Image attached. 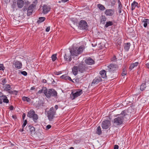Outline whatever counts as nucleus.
<instances>
[{
	"instance_id": "nucleus-1",
	"label": "nucleus",
	"mask_w": 149,
	"mask_h": 149,
	"mask_svg": "<svg viewBox=\"0 0 149 149\" xmlns=\"http://www.w3.org/2000/svg\"><path fill=\"white\" fill-rule=\"evenodd\" d=\"M128 112L127 110L123 111L119 116L115 118L113 120L114 124L115 125H121L123 123L124 120H127L130 118V116L127 114Z\"/></svg>"
},
{
	"instance_id": "nucleus-2",
	"label": "nucleus",
	"mask_w": 149,
	"mask_h": 149,
	"mask_svg": "<svg viewBox=\"0 0 149 149\" xmlns=\"http://www.w3.org/2000/svg\"><path fill=\"white\" fill-rule=\"evenodd\" d=\"M84 49V48L82 46L79 47L73 48L70 50L71 55L74 56H77L83 52Z\"/></svg>"
},
{
	"instance_id": "nucleus-3",
	"label": "nucleus",
	"mask_w": 149,
	"mask_h": 149,
	"mask_svg": "<svg viewBox=\"0 0 149 149\" xmlns=\"http://www.w3.org/2000/svg\"><path fill=\"white\" fill-rule=\"evenodd\" d=\"M57 93L54 89H50L47 90L45 96L47 98H50L51 97H56L57 96Z\"/></svg>"
},
{
	"instance_id": "nucleus-4",
	"label": "nucleus",
	"mask_w": 149,
	"mask_h": 149,
	"mask_svg": "<svg viewBox=\"0 0 149 149\" xmlns=\"http://www.w3.org/2000/svg\"><path fill=\"white\" fill-rule=\"evenodd\" d=\"M56 113V111L54 110L53 107L51 108L47 112V117L49 120L52 121L54 117V115Z\"/></svg>"
},
{
	"instance_id": "nucleus-5",
	"label": "nucleus",
	"mask_w": 149,
	"mask_h": 149,
	"mask_svg": "<svg viewBox=\"0 0 149 149\" xmlns=\"http://www.w3.org/2000/svg\"><path fill=\"white\" fill-rule=\"evenodd\" d=\"M78 71L81 73H84L87 71L88 68L83 62H81L78 66Z\"/></svg>"
},
{
	"instance_id": "nucleus-6",
	"label": "nucleus",
	"mask_w": 149,
	"mask_h": 149,
	"mask_svg": "<svg viewBox=\"0 0 149 149\" xmlns=\"http://www.w3.org/2000/svg\"><path fill=\"white\" fill-rule=\"evenodd\" d=\"M78 27L80 29L86 30L88 29V26L85 21L81 20L79 23Z\"/></svg>"
},
{
	"instance_id": "nucleus-7",
	"label": "nucleus",
	"mask_w": 149,
	"mask_h": 149,
	"mask_svg": "<svg viewBox=\"0 0 149 149\" xmlns=\"http://www.w3.org/2000/svg\"><path fill=\"white\" fill-rule=\"evenodd\" d=\"M82 93V91L80 89L78 90L75 93L72 92L70 95V98L72 100H74L75 98L79 96Z\"/></svg>"
},
{
	"instance_id": "nucleus-8",
	"label": "nucleus",
	"mask_w": 149,
	"mask_h": 149,
	"mask_svg": "<svg viewBox=\"0 0 149 149\" xmlns=\"http://www.w3.org/2000/svg\"><path fill=\"white\" fill-rule=\"evenodd\" d=\"M110 125V121L108 120H105L102 122V128L107 129L109 127Z\"/></svg>"
},
{
	"instance_id": "nucleus-9",
	"label": "nucleus",
	"mask_w": 149,
	"mask_h": 149,
	"mask_svg": "<svg viewBox=\"0 0 149 149\" xmlns=\"http://www.w3.org/2000/svg\"><path fill=\"white\" fill-rule=\"evenodd\" d=\"M108 68L109 71L112 72L117 70L118 68L117 65L111 64L108 66Z\"/></svg>"
},
{
	"instance_id": "nucleus-10",
	"label": "nucleus",
	"mask_w": 149,
	"mask_h": 149,
	"mask_svg": "<svg viewBox=\"0 0 149 149\" xmlns=\"http://www.w3.org/2000/svg\"><path fill=\"white\" fill-rule=\"evenodd\" d=\"M114 12L115 11L114 9H106L104 12V13L107 16H111L114 15Z\"/></svg>"
},
{
	"instance_id": "nucleus-11",
	"label": "nucleus",
	"mask_w": 149,
	"mask_h": 149,
	"mask_svg": "<svg viewBox=\"0 0 149 149\" xmlns=\"http://www.w3.org/2000/svg\"><path fill=\"white\" fill-rule=\"evenodd\" d=\"M13 66H14L15 68L19 69L22 68V64L21 62L16 61L13 63Z\"/></svg>"
},
{
	"instance_id": "nucleus-12",
	"label": "nucleus",
	"mask_w": 149,
	"mask_h": 149,
	"mask_svg": "<svg viewBox=\"0 0 149 149\" xmlns=\"http://www.w3.org/2000/svg\"><path fill=\"white\" fill-rule=\"evenodd\" d=\"M50 8L46 5H44L42 7V13L44 14L47 13L50 10Z\"/></svg>"
},
{
	"instance_id": "nucleus-13",
	"label": "nucleus",
	"mask_w": 149,
	"mask_h": 149,
	"mask_svg": "<svg viewBox=\"0 0 149 149\" xmlns=\"http://www.w3.org/2000/svg\"><path fill=\"white\" fill-rule=\"evenodd\" d=\"M102 81V78L100 77L97 76L93 80L92 83V85H93L95 84H97Z\"/></svg>"
},
{
	"instance_id": "nucleus-14",
	"label": "nucleus",
	"mask_w": 149,
	"mask_h": 149,
	"mask_svg": "<svg viewBox=\"0 0 149 149\" xmlns=\"http://www.w3.org/2000/svg\"><path fill=\"white\" fill-rule=\"evenodd\" d=\"M85 63L88 65H92L94 63V61L91 58L89 57L86 58L85 60Z\"/></svg>"
},
{
	"instance_id": "nucleus-15",
	"label": "nucleus",
	"mask_w": 149,
	"mask_h": 149,
	"mask_svg": "<svg viewBox=\"0 0 149 149\" xmlns=\"http://www.w3.org/2000/svg\"><path fill=\"white\" fill-rule=\"evenodd\" d=\"M17 6L19 8H22L24 6V3L23 0H18L17 1Z\"/></svg>"
},
{
	"instance_id": "nucleus-16",
	"label": "nucleus",
	"mask_w": 149,
	"mask_h": 149,
	"mask_svg": "<svg viewBox=\"0 0 149 149\" xmlns=\"http://www.w3.org/2000/svg\"><path fill=\"white\" fill-rule=\"evenodd\" d=\"M28 127L29 129L30 132L31 134L32 135H34L36 133L35 129V127L31 125L29 126Z\"/></svg>"
},
{
	"instance_id": "nucleus-17",
	"label": "nucleus",
	"mask_w": 149,
	"mask_h": 149,
	"mask_svg": "<svg viewBox=\"0 0 149 149\" xmlns=\"http://www.w3.org/2000/svg\"><path fill=\"white\" fill-rule=\"evenodd\" d=\"M78 71V68L77 66H74L72 69V73L74 75L77 74Z\"/></svg>"
},
{
	"instance_id": "nucleus-18",
	"label": "nucleus",
	"mask_w": 149,
	"mask_h": 149,
	"mask_svg": "<svg viewBox=\"0 0 149 149\" xmlns=\"http://www.w3.org/2000/svg\"><path fill=\"white\" fill-rule=\"evenodd\" d=\"M100 74L102 78H106V73L105 70H103L101 71L100 72Z\"/></svg>"
},
{
	"instance_id": "nucleus-19",
	"label": "nucleus",
	"mask_w": 149,
	"mask_h": 149,
	"mask_svg": "<svg viewBox=\"0 0 149 149\" xmlns=\"http://www.w3.org/2000/svg\"><path fill=\"white\" fill-rule=\"evenodd\" d=\"M138 3L135 1H134L131 4V10H134L136 7H138Z\"/></svg>"
},
{
	"instance_id": "nucleus-20",
	"label": "nucleus",
	"mask_w": 149,
	"mask_h": 149,
	"mask_svg": "<svg viewBox=\"0 0 149 149\" xmlns=\"http://www.w3.org/2000/svg\"><path fill=\"white\" fill-rule=\"evenodd\" d=\"M0 97L2 98V100H3L4 103H8L9 102V100L7 99V97L6 95H2V96H0Z\"/></svg>"
},
{
	"instance_id": "nucleus-21",
	"label": "nucleus",
	"mask_w": 149,
	"mask_h": 149,
	"mask_svg": "<svg viewBox=\"0 0 149 149\" xmlns=\"http://www.w3.org/2000/svg\"><path fill=\"white\" fill-rule=\"evenodd\" d=\"M138 64L139 63L138 62H136L134 63L131 64L129 68V69L130 70H131L135 67H136L138 65Z\"/></svg>"
},
{
	"instance_id": "nucleus-22",
	"label": "nucleus",
	"mask_w": 149,
	"mask_h": 149,
	"mask_svg": "<svg viewBox=\"0 0 149 149\" xmlns=\"http://www.w3.org/2000/svg\"><path fill=\"white\" fill-rule=\"evenodd\" d=\"M47 90V88L45 87H43L41 89L38 91V93L40 94L42 93H43L45 95Z\"/></svg>"
},
{
	"instance_id": "nucleus-23",
	"label": "nucleus",
	"mask_w": 149,
	"mask_h": 149,
	"mask_svg": "<svg viewBox=\"0 0 149 149\" xmlns=\"http://www.w3.org/2000/svg\"><path fill=\"white\" fill-rule=\"evenodd\" d=\"M130 46V42L125 43L124 44V48L126 51H128Z\"/></svg>"
},
{
	"instance_id": "nucleus-24",
	"label": "nucleus",
	"mask_w": 149,
	"mask_h": 149,
	"mask_svg": "<svg viewBox=\"0 0 149 149\" xmlns=\"http://www.w3.org/2000/svg\"><path fill=\"white\" fill-rule=\"evenodd\" d=\"M142 22L144 23V27L146 28L149 22V19H144L142 21Z\"/></svg>"
},
{
	"instance_id": "nucleus-25",
	"label": "nucleus",
	"mask_w": 149,
	"mask_h": 149,
	"mask_svg": "<svg viewBox=\"0 0 149 149\" xmlns=\"http://www.w3.org/2000/svg\"><path fill=\"white\" fill-rule=\"evenodd\" d=\"M35 113V111L33 110H31L28 113L27 116L30 118H31L32 115Z\"/></svg>"
},
{
	"instance_id": "nucleus-26",
	"label": "nucleus",
	"mask_w": 149,
	"mask_h": 149,
	"mask_svg": "<svg viewBox=\"0 0 149 149\" xmlns=\"http://www.w3.org/2000/svg\"><path fill=\"white\" fill-rule=\"evenodd\" d=\"M4 86L3 88L6 91H9L11 89V86L10 84H6Z\"/></svg>"
},
{
	"instance_id": "nucleus-27",
	"label": "nucleus",
	"mask_w": 149,
	"mask_h": 149,
	"mask_svg": "<svg viewBox=\"0 0 149 149\" xmlns=\"http://www.w3.org/2000/svg\"><path fill=\"white\" fill-rule=\"evenodd\" d=\"M97 7L101 10H104L105 9V7L101 4H98Z\"/></svg>"
},
{
	"instance_id": "nucleus-28",
	"label": "nucleus",
	"mask_w": 149,
	"mask_h": 149,
	"mask_svg": "<svg viewBox=\"0 0 149 149\" xmlns=\"http://www.w3.org/2000/svg\"><path fill=\"white\" fill-rule=\"evenodd\" d=\"M45 19V18L44 17H40L39 18L38 20L37 21V23L38 24L40 23Z\"/></svg>"
},
{
	"instance_id": "nucleus-29",
	"label": "nucleus",
	"mask_w": 149,
	"mask_h": 149,
	"mask_svg": "<svg viewBox=\"0 0 149 149\" xmlns=\"http://www.w3.org/2000/svg\"><path fill=\"white\" fill-rule=\"evenodd\" d=\"M113 24V22L111 21H108L106 22V24L105 25V27L106 28L109 26L112 25Z\"/></svg>"
},
{
	"instance_id": "nucleus-30",
	"label": "nucleus",
	"mask_w": 149,
	"mask_h": 149,
	"mask_svg": "<svg viewBox=\"0 0 149 149\" xmlns=\"http://www.w3.org/2000/svg\"><path fill=\"white\" fill-rule=\"evenodd\" d=\"M22 100L24 101H26L28 102H30L31 101L30 98L25 96L23 97L22 98Z\"/></svg>"
},
{
	"instance_id": "nucleus-31",
	"label": "nucleus",
	"mask_w": 149,
	"mask_h": 149,
	"mask_svg": "<svg viewBox=\"0 0 149 149\" xmlns=\"http://www.w3.org/2000/svg\"><path fill=\"white\" fill-rule=\"evenodd\" d=\"M38 116L37 114H36L35 115H34V116L33 118L32 119L33 120V121L35 122L36 123L38 121Z\"/></svg>"
},
{
	"instance_id": "nucleus-32",
	"label": "nucleus",
	"mask_w": 149,
	"mask_h": 149,
	"mask_svg": "<svg viewBox=\"0 0 149 149\" xmlns=\"http://www.w3.org/2000/svg\"><path fill=\"white\" fill-rule=\"evenodd\" d=\"M64 58L65 60L69 61H71L72 60L71 57L70 56H67L66 54L64 56Z\"/></svg>"
},
{
	"instance_id": "nucleus-33",
	"label": "nucleus",
	"mask_w": 149,
	"mask_h": 149,
	"mask_svg": "<svg viewBox=\"0 0 149 149\" xmlns=\"http://www.w3.org/2000/svg\"><path fill=\"white\" fill-rule=\"evenodd\" d=\"M106 21V18L105 16H102V18L100 20V23L103 24H104L105 23Z\"/></svg>"
},
{
	"instance_id": "nucleus-34",
	"label": "nucleus",
	"mask_w": 149,
	"mask_h": 149,
	"mask_svg": "<svg viewBox=\"0 0 149 149\" xmlns=\"http://www.w3.org/2000/svg\"><path fill=\"white\" fill-rule=\"evenodd\" d=\"M61 79L65 80H68L70 77L67 76L66 74H64L61 76L60 77Z\"/></svg>"
},
{
	"instance_id": "nucleus-35",
	"label": "nucleus",
	"mask_w": 149,
	"mask_h": 149,
	"mask_svg": "<svg viewBox=\"0 0 149 149\" xmlns=\"http://www.w3.org/2000/svg\"><path fill=\"white\" fill-rule=\"evenodd\" d=\"M36 7V5L34 4H32L31 5L29 6L28 9L30 10H32L33 11V9L34 8V7Z\"/></svg>"
},
{
	"instance_id": "nucleus-36",
	"label": "nucleus",
	"mask_w": 149,
	"mask_h": 149,
	"mask_svg": "<svg viewBox=\"0 0 149 149\" xmlns=\"http://www.w3.org/2000/svg\"><path fill=\"white\" fill-rule=\"evenodd\" d=\"M96 133L99 135H100L102 133V131L101 127L100 126H98L97 128V131Z\"/></svg>"
},
{
	"instance_id": "nucleus-37",
	"label": "nucleus",
	"mask_w": 149,
	"mask_h": 149,
	"mask_svg": "<svg viewBox=\"0 0 149 149\" xmlns=\"http://www.w3.org/2000/svg\"><path fill=\"white\" fill-rule=\"evenodd\" d=\"M44 102L42 101H40L38 103L37 106L38 107H41L44 106Z\"/></svg>"
},
{
	"instance_id": "nucleus-38",
	"label": "nucleus",
	"mask_w": 149,
	"mask_h": 149,
	"mask_svg": "<svg viewBox=\"0 0 149 149\" xmlns=\"http://www.w3.org/2000/svg\"><path fill=\"white\" fill-rule=\"evenodd\" d=\"M146 87V84L145 83V84L143 83L141 85V86H140V90L141 91H143L145 89V88Z\"/></svg>"
},
{
	"instance_id": "nucleus-39",
	"label": "nucleus",
	"mask_w": 149,
	"mask_h": 149,
	"mask_svg": "<svg viewBox=\"0 0 149 149\" xmlns=\"http://www.w3.org/2000/svg\"><path fill=\"white\" fill-rule=\"evenodd\" d=\"M56 54H54L52 56V60L53 61H54L57 58Z\"/></svg>"
},
{
	"instance_id": "nucleus-40",
	"label": "nucleus",
	"mask_w": 149,
	"mask_h": 149,
	"mask_svg": "<svg viewBox=\"0 0 149 149\" xmlns=\"http://www.w3.org/2000/svg\"><path fill=\"white\" fill-rule=\"evenodd\" d=\"M116 0H112L111 1V6H114L116 4Z\"/></svg>"
},
{
	"instance_id": "nucleus-41",
	"label": "nucleus",
	"mask_w": 149,
	"mask_h": 149,
	"mask_svg": "<svg viewBox=\"0 0 149 149\" xmlns=\"http://www.w3.org/2000/svg\"><path fill=\"white\" fill-rule=\"evenodd\" d=\"M7 80L6 78H4L2 79V84L3 85H5V84L7 82Z\"/></svg>"
},
{
	"instance_id": "nucleus-42",
	"label": "nucleus",
	"mask_w": 149,
	"mask_h": 149,
	"mask_svg": "<svg viewBox=\"0 0 149 149\" xmlns=\"http://www.w3.org/2000/svg\"><path fill=\"white\" fill-rule=\"evenodd\" d=\"M127 74V71L126 69L124 68L123 69V72L122 73V76H124L126 75Z\"/></svg>"
},
{
	"instance_id": "nucleus-43",
	"label": "nucleus",
	"mask_w": 149,
	"mask_h": 149,
	"mask_svg": "<svg viewBox=\"0 0 149 149\" xmlns=\"http://www.w3.org/2000/svg\"><path fill=\"white\" fill-rule=\"evenodd\" d=\"M32 12L33 11L32 10H30L28 9L27 10V15L28 16H29L31 15Z\"/></svg>"
},
{
	"instance_id": "nucleus-44",
	"label": "nucleus",
	"mask_w": 149,
	"mask_h": 149,
	"mask_svg": "<svg viewBox=\"0 0 149 149\" xmlns=\"http://www.w3.org/2000/svg\"><path fill=\"white\" fill-rule=\"evenodd\" d=\"M5 67L3 64H0V70H4L5 69Z\"/></svg>"
},
{
	"instance_id": "nucleus-45",
	"label": "nucleus",
	"mask_w": 149,
	"mask_h": 149,
	"mask_svg": "<svg viewBox=\"0 0 149 149\" xmlns=\"http://www.w3.org/2000/svg\"><path fill=\"white\" fill-rule=\"evenodd\" d=\"M21 73L22 74H23V75H24V76H26L27 74V72L25 71H22L21 72Z\"/></svg>"
},
{
	"instance_id": "nucleus-46",
	"label": "nucleus",
	"mask_w": 149,
	"mask_h": 149,
	"mask_svg": "<svg viewBox=\"0 0 149 149\" xmlns=\"http://www.w3.org/2000/svg\"><path fill=\"white\" fill-rule=\"evenodd\" d=\"M27 123V120H24V123L23 124L22 127L23 128H24L26 125Z\"/></svg>"
},
{
	"instance_id": "nucleus-47",
	"label": "nucleus",
	"mask_w": 149,
	"mask_h": 149,
	"mask_svg": "<svg viewBox=\"0 0 149 149\" xmlns=\"http://www.w3.org/2000/svg\"><path fill=\"white\" fill-rule=\"evenodd\" d=\"M73 80H74L75 81V83H79V82L80 80L79 79V78H76V79H74Z\"/></svg>"
},
{
	"instance_id": "nucleus-48",
	"label": "nucleus",
	"mask_w": 149,
	"mask_h": 149,
	"mask_svg": "<svg viewBox=\"0 0 149 149\" xmlns=\"http://www.w3.org/2000/svg\"><path fill=\"white\" fill-rule=\"evenodd\" d=\"M116 58L115 56H114L112 58L111 60L114 61H116Z\"/></svg>"
},
{
	"instance_id": "nucleus-49",
	"label": "nucleus",
	"mask_w": 149,
	"mask_h": 149,
	"mask_svg": "<svg viewBox=\"0 0 149 149\" xmlns=\"http://www.w3.org/2000/svg\"><path fill=\"white\" fill-rule=\"evenodd\" d=\"M13 94H15V95H17V93H18V91L15 90H14L13 91Z\"/></svg>"
},
{
	"instance_id": "nucleus-50",
	"label": "nucleus",
	"mask_w": 149,
	"mask_h": 149,
	"mask_svg": "<svg viewBox=\"0 0 149 149\" xmlns=\"http://www.w3.org/2000/svg\"><path fill=\"white\" fill-rule=\"evenodd\" d=\"M122 8H118V12L120 13L122 12Z\"/></svg>"
},
{
	"instance_id": "nucleus-51",
	"label": "nucleus",
	"mask_w": 149,
	"mask_h": 149,
	"mask_svg": "<svg viewBox=\"0 0 149 149\" xmlns=\"http://www.w3.org/2000/svg\"><path fill=\"white\" fill-rule=\"evenodd\" d=\"M123 6L121 4V3H118V8H122Z\"/></svg>"
},
{
	"instance_id": "nucleus-52",
	"label": "nucleus",
	"mask_w": 149,
	"mask_h": 149,
	"mask_svg": "<svg viewBox=\"0 0 149 149\" xmlns=\"http://www.w3.org/2000/svg\"><path fill=\"white\" fill-rule=\"evenodd\" d=\"M51 126L50 125H48L46 127V129L48 130L51 128Z\"/></svg>"
},
{
	"instance_id": "nucleus-53",
	"label": "nucleus",
	"mask_w": 149,
	"mask_h": 149,
	"mask_svg": "<svg viewBox=\"0 0 149 149\" xmlns=\"http://www.w3.org/2000/svg\"><path fill=\"white\" fill-rule=\"evenodd\" d=\"M50 29V27L49 26L47 27L46 29V32H49Z\"/></svg>"
},
{
	"instance_id": "nucleus-54",
	"label": "nucleus",
	"mask_w": 149,
	"mask_h": 149,
	"mask_svg": "<svg viewBox=\"0 0 149 149\" xmlns=\"http://www.w3.org/2000/svg\"><path fill=\"white\" fill-rule=\"evenodd\" d=\"M38 1L37 0H35L33 2V3L34 4H35L36 6V4L38 3Z\"/></svg>"
},
{
	"instance_id": "nucleus-55",
	"label": "nucleus",
	"mask_w": 149,
	"mask_h": 149,
	"mask_svg": "<svg viewBox=\"0 0 149 149\" xmlns=\"http://www.w3.org/2000/svg\"><path fill=\"white\" fill-rule=\"evenodd\" d=\"M119 146L117 145H115L114 146V149H118Z\"/></svg>"
},
{
	"instance_id": "nucleus-56",
	"label": "nucleus",
	"mask_w": 149,
	"mask_h": 149,
	"mask_svg": "<svg viewBox=\"0 0 149 149\" xmlns=\"http://www.w3.org/2000/svg\"><path fill=\"white\" fill-rule=\"evenodd\" d=\"M25 116H26V114H25L24 113L23 114L22 116V118H23V120H24V119H25Z\"/></svg>"
},
{
	"instance_id": "nucleus-57",
	"label": "nucleus",
	"mask_w": 149,
	"mask_h": 149,
	"mask_svg": "<svg viewBox=\"0 0 149 149\" xmlns=\"http://www.w3.org/2000/svg\"><path fill=\"white\" fill-rule=\"evenodd\" d=\"M9 109H10V110H13L14 109V107L13 106H11L10 107H9Z\"/></svg>"
},
{
	"instance_id": "nucleus-58",
	"label": "nucleus",
	"mask_w": 149,
	"mask_h": 149,
	"mask_svg": "<svg viewBox=\"0 0 149 149\" xmlns=\"http://www.w3.org/2000/svg\"><path fill=\"white\" fill-rule=\"evenodd\" d=\"M69 0H61V2L65 3L68 1Z\"/></svg>"
},
{
	"instance_id": "nucleus-59",
	"label": "nucleus",
	"mask_w": 149,
	"mask_h": 149,
	"mask_svg": "<svg viewBox=\"0 0 149 149\" xmlns=\"http://www.w3.org/2000/svg\"><path fill=\"white\" fill-rule=\"evenodd\" d=\"M42 82L43 83H46L47 82V81L46 79H43L42 80Z\"/></svg>"
},
{
	"instance_id": "nucleus-60",
	"label": "nucleus",
	"mask_w": 149,
	"mask_h": 149,
	"mask_svg": "<svg viewBox=\"0 0 149 149\" xmlns=\"http://www.w3.org/2000/svg\"><path fill=\"white\" fill-rule=\"evenodd\" d=\"M13 91H11V90H9V91H8V93L10 94H13Z\"/></svg>"
},
{
	"instance_id": "nucleus-61",
	"label": "nucleus",
	"mask_w": 149,
	"mask_h": 149,
	"mask_svg": "<svg viewBox=\"0 0 149 149\" xmlns=\"http://www.w3.org/2000/svg\"><path fill=\"white\" fill-rule=\"evenodd\" d=\"M69 80H70V81L72 82L73 83H75V82H74L71 78V77H70L69 79Z\"/></svg>"
},
{
	"instance_id": "nucleus-62",
	"label": "nucleus",
	"mask_w": 149,
	"mask_h": 149,
	"mask_svg": "<svg viewBox=\"0 0 149 149\" xmlns=\"http://www.w3.org/2000/svg\"><path fill=\"white\" fill-rule=\"evenodd\" d=\"M54 107L55 109H56V110L58 108V106L57 105H55Z\"/></svg>"
},
{
	"instance_id": "nucleus-63",
	"label": "nucleus",
	"mask_w": 149,
	"mask_h": 149,
	"mask_svg": "<svg viewBox=\"0 0 149 149\" xmlns=\"http://www.w3.org/2000/svg\"><path fill=\"white\" fill-rule=\"evenodd\" d=\"M0 104H1L2 103V98L0 97Z\"/></svg>"
},
{
	"instance_id": "nucleus-64",
	"label": "nucleus",
	"mask_w": 149,
	"mask_h": 149,
	"mask_svg": "<svg viewBox=\"0 0 149 149\" xmlns=\"http://www.w3.org/2000/svg\"><path fill=\"white\" fill-rule=\"evenodd\" d=\"M147 67L149 68V63H147L146 64Z\"/></svg>"
}]
</instances>
